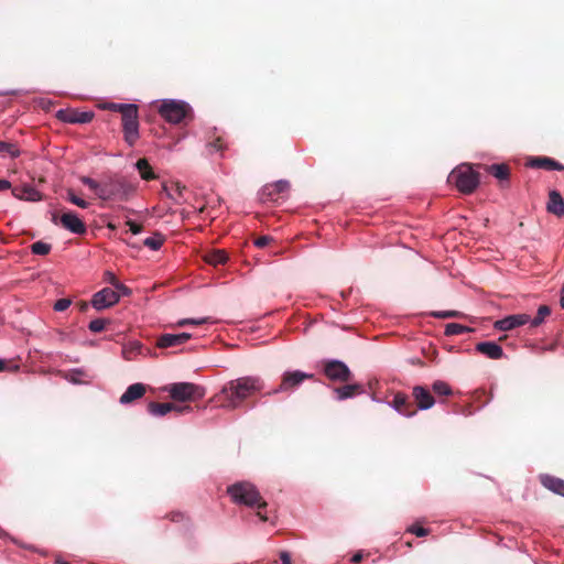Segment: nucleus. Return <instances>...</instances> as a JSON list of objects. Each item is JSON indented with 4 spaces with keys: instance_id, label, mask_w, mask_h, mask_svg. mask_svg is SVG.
I'll list each match as a JSON object with an SVG mask.
<instances>
[{
    "instance_id": "33",
    "label": "nucleus",
    "mask_w": 564,
    "mask_h": 564,
    "mask_svg": "<svg viewBox=\"0 0 564 564\" xmlns=\"http://www.w3.org/2000/svg\"><path fill=\"white\" fill-rule=\"evenodd\" d=\"M432 390L437 395H451L453 393L448 383L437 380L432 384Z\"/></svg>"
},
{
    "instance_id": "28",
    "label": "nucleus",
    "mask_w": 564,
    "mask_h": 564,
    "mask_svg": "<svg viewBox=\"0 0 564 564\" xmlns=\"http://www.w3.org/2000/svg\"><path fill=\"white\" fill-rule=\"evenodd\" d=\"M205 261L212 265L226 263L228 257L224 250H213L205 254Z\"/></svg>"
},
{
    "instance_id": "19",
    "label": "nucleus",
    "mask_w": 564,
    "mask_h": 564,
    "mask_svg": "<svg viewBox=\"0 0 564 564\" xmlns=\"http://www.w3.org/2000/svg\"><path fill=\"white\" fill-rule=\"evenodd\" d=\"M527 166L532 169H543L547 171H564V165L549 156H533L527 162Z\"/></svg>"
},
{
    "instance_id": "13",
    "label": "nucleus",
    "mask_w": 564,
    "mask_h": 564,
    "mask_svg": "<svg viewBox=\"0 0 564 564\" xmlns=\"http://www.w3.org/2000/svg\"><path fill=\"white\" fill-rule=\"evenodd\" d=\"M290 188V183L284 180H280L272 184H267L263 186L261 191V199L263 202L270 200L275 202L278 200L280 194H283L288 192Z\"/></svg>"
},
{
    "instance_id": "59",
    "label": "nucleus",
    "mask_w": 564,
    "mask_h": 564,
    "mask_svg": "<svg viewBox=\"0 0 564 564\" xmlns=\"http://www.w3.org/2000/svg\"><path fill=\"white\" fill-rule=\"evenodd\" d=\"M107 227H108V228H110V229H116V226H115L113 224H111V223H109V224L107 225Z\"/></svg>"
},
{
    "instance_id": "42",
    "label": "nucleus",
    "mask_w": 564,
    "mask_h": 564,
    "mask_svg": "<svg viewBox=\"0 0 564 564\" xmlns=\"http://www.w3.org/2000/svg\"><path fill=\"white\" fill-rule=\"evenodd\" d=\"M208 318H200V319H194V318H185L177 322V326H185V325H202L204 323H207Z\"/></svg>"
},
{
    "instance_id": "2",
    "label": "nucleus",
    "mask_w": 564,
    "mask_h": 564,
    "mask_svg": "<svg viewBox=\"0 0 564 564\" xmlns=\"http://www.w3.org/2000/svg\"><path fill=\"white\" fill-rule=\"evenodd\" d=\"M226 491L236 505L257 509H265L268 506L257 487L249 481H237L228 486Z\"/></svg>"
},
{
    "instance_id": "37",
    "label": "nucleus",
    "mask_w": 564,
    "mask_h": 564,
    "mask_svg": "<svg viewBox=\"0 0 564 564\" xmlns=\"http://www.w3.org/2000/svg\"><path fill=\"white\" fill-rule=\"evenodd\" d=\"M80 181H82L83 184L88 186L99 197V192H100V188H101V182H97L94 178L88 177V176H82Z\"/></svg>"
},
{
    "instance_id": "53",
    "label": "nucleus",
    "mask_w": 564,
    "mask_h": 564,
    "mask_svg": "<svg viewBox=\"0 0 564 564\" xmlns=\"http://www.w3.org/2000/svg\"><path fill=\"white\" fill-rule=\"evenodd\" d=\"M263 509H258L257 511V516L259 517V519L262 521V522H265L268 521V517L265 513L262 512Z\"/></svg>"
},
{
    "instance_id": "46",
    "label": "nucleus",
    "mask_w": 564,
    "mask_h": 564,
    "mask_svg": "<svg viewBox=\"0 0 564 564\" xmlns=\"http://www.w3.org/2000/svg\"><path fill=\"white\" fill-rule=\"evenodd\" d=\"M127 225L129 226L130 231H131L133 235H138V234H140V232L142 231V229H143L142 225L137 224V223H134V221H132V220H128V221H127Z\"/></svg>"
},
{
    "instance_id": "7",
    "label": "nucleus",
    "mask_w": 564,
    "mask_h": 564,
    "mask_svg": "<svg viewBox=\"0 0 564 564\" xmlns=\"http://www.w3.org/2000/svg\"><path fill=\"white\" fill-rule=\"evenodd\" d=\"M123 140L129 147H133L140 138L139 133V109L133 105L126 113L121 116Z\"/></svg>"
},
{
    "instance_id": "12",
    "label": "nucleus",
    "mask_w": 564,
    "mask_h": 564,
    "mask_svg": "<svg viewBox=\"0 0 564 564\" xmlns=\"http://www.w3.org/2000/svg\"><path fill=\"white\" fill-rule=\"evenodd\" d=\"M93 111H78L75 109H61L57 111V119L66 123H88L94 119Z\"/></svg>"
},
{
    "instance_id": "55",
    "label": "nucleus",
    "mask_w": 564,
    "mask_h": 564,
    "mask_svg": "<svg viewBox=\"0 0 564 564\" xmlns=\"http://www.w3.org/2000/svg\"><path fill=\"white\" fill-rule=\"evenodd\" d=\"M88 308V304L86 302L79 303V310L82 312H85Z\"/></svg>"
},
{
    "instance_id": "36",
    "label": "nucleus",
    "mask_w": 564,
    "mask_h": 564,
    "mask_svg": "<svg viewBox=\"0 0 564 564\" xmlns=\"http://www.w3.org/2000/svg\"><path fill=\"white\" fill-rule=\"evenodd\" d=\"M207 148L210 151L223 152L227 149V143L223 137H216L214 140L207 143Z\"/></svg>"
},
{
    "instance_id": "10",
    "label": "nucleus",
    "mask_w": 564,
    "mask_h": 564,
    "mask_svg": "<svg viewBox=\"0 0 564 564\" xmlns=\"http://www.w3.org/2000/svg\"><path fill=\"white\" fill-rule=\"evenodd\" d=\"M52 221L76 235H84L87 231L85 223L74 212H65L59 218L54 214Z\"/></svg>"
},
{
    "instance_id": "49",
    "label": "nucleus",
    "mask_w": 564,
    "mask_h": 564,
    "mask_svg": "<svg viewBox=\"0 0 564 564\" xmlns=\"http://www.w3.org/2000/svg\"><path fill=\"white\" fill-rule=\"evenodd\" d=\"M280 560H281L282 564H292L291 555L286 551L280 552Z\"/></svg>"
},
{
    "instance_id": "1",
    "label": "nucleus",
    "mask_w": 564,
    "mask_h": 564,
    "mask_svg": "<svg viewBox=\"0 0 564 564\" xmlns=\"http://www.w3.org/2000/svg\"><path fill=\"white\" fill-rule=\"evenodd\" d=\"M264 382L259 377L246 376L227 382L220 390L219 395L224 397L226 409H237L246 399L260 392Z\"/></svg>"
},
{
    "instance_id": "27",
    "label": "nucleus",
    "mask_w": 564,
    "mask_h": 564,
    "mask_svg": "<svg viewBox=\"0 0 564 564\" xmlns=\"http://www.w3.org/2000/svg\"><path fill=\"white\" fill-rule=\"evenodd\" d=\"M135 166L143 180L151 181L156 178V175L153 173L152 167L150 166L147 159H139L135 163Z\"/></svg>"
},
{
    "instance_id": "38",
    "label": "nucleus",
    "mask_w": 564,
    "mask_h": 564,
    "mask_svg": "<svg viewBox=\"0 0 564 564\" xmlns=\"http://www.w3.org/2000/svg\"><path fill=\"white\" fill-rule=\"evenodd\" d=\"M109 323L108 319L105 318H96L91 321L88 325V328L93 333H100L105 329L106 325Z\"/></svg>"
},
{
    "instance_id": "58",
    "label": "nucleus",
    "mask_w": 564,
    "mask_h": 564,
    "mask_svg": "<svg viewBox=\"0 0 564 564\" xmlns=\"http://www.w3.org/2000/svg\"><path fill=\"white\" fill-rule=\"evenodd\" d=\"M56 564H69L68 562L64 561V560H61V558H57L55 561Z\"/></svg>"
},
{
    "instance_id": "11",
    "label": "nucleus",
    "mask_w": 564,
    "mask_h": 564,
    "mask_svg": "<svg viewBox=\"0 0 564 564\" xmlns=\"http://www.w3.org/2000/svg\"><path fill=\"white\" fill-rule=\"evenodd\" d=\"M119 300L120 294L117 291L110 288H104L102 290L94 294L91 305L96 310L100 311L117 304Z\"/></svg>"
},
{
    "instance_id": "5",
    "label": "nucleus",
    "mask_w": 564,
    "mask_h": 564,
    "mask_svg": "<svg viewBox=\"0 0 564 564\" xmlns=\"http://www.w3.org/2000/svg\"><path fill=\"white\" fill-rule=\"evenodd\" d=\"M134 187L128 183L123 177H108L101 181V188L99 198L104 200L120 199L127 200Z\"/></svg>"
},
{
    "instance_id": "31",
    "label": "nucleus",
    "mask_w": 564,
    "mask_h": 564,
    "mask_svg": "<svg viewBox=\"0 0 564 564\" xmlns=\"http://www.w3.org/2000/svg\"><path fill=\"white\" fill-rule=\"evenodd\" d=\"M469 332H471V329L469 327L458 324V323H449L445 327L446 336L462 335V334L469 333Z\"/></svg>"
},
{
    "instance_id": "9",
    "label": "nucleus",
    "mask_w": 564,
    "mask_h": 564,
    "mask_svg": "<svg viewBox=\"0 0 564 564\" xmlns=\"http://www.w3.org/2000/svg\"><path fill=\"white\" fill-rule=\"evenodd\" d=\"M313 373H306L301 370L285 371L282 375L281 383L276 389L268 394H276L282 392H291L296 389L304 380L313 379Z\"/></svg>"
},
{
    "instance_id": "30",
    "label": "nucleus",
    "mask_w": 564,
    "mask_h": 564,
    "mask_svg": "<svg viewBox=\"0 0 564 564\" xmlns=\"http://www.w3.org/2000/svg\"><path fill=\"white\" fill-rule=\"evenodd\" d=\"M164 241L165 238L162 234L154 232L153 236L144 239L143 245L150 248L151 250H159Z\"/></svg>"
},
{
    "instance_id": "35",
    "label": "nucleus",
    "mask_w": 564,
    "mask_h": 564,
    "mask_svg": "<svg viewBox=\"0 0 564 564\" xmlns=\"http://www.w3.org/2000/svg\"><path fill=\"white\" fill-rule=\"evenodd\" d=\"M134 104H116V102H108L104 106V109L119 112L121 116L126 113Z\"/></svg>"
},
{
    "instance_id": "14",
    "label": "nucleus",
    "mask_w": 564,
    "mask_h": 564,
    "mask_svg": "<svg viewBox=\"0 0 564 564\" xmlns=\"http://www.w3.org/2000/svg\"><path fill=\"white\" fill-rule=\"evenodd\" d=\"M530 321L531 318L528 314L509 315L502 319L497 321L495 323V328L499 330H511L516 327L525 325Z\"/></svg>"
},
{
    "instance_id": "15",
    "label": "nucleus",
    "mask_w": 564,
    "mask_h": 564,
    "mask_svg": "<svg viewBox=\"0 0 564 564\" xmlns=\"http://www.w3.org/2000/svg\"><path fill=\"white\" fill-rule=\"evenodd\" d=\"M191 337L189 333L163 334L158 338L156 346L159 348L177 347L187 343Z\"/></svg>"
},
{
    "instance_id": "50",
    "label": "nucleus",
    "mask_w": 564,
    "mask_h": 564,
    "mask_svg": "<svg viewBox=\"0 0 564 564\" xmlns=\"http://www.w3.org/2000/svg\"><path fill=\"white\" fill-rule=\"evenodd\" d=\"M169 518L172 520V521H182L184 519V514L182 512H172L169 514Z\"/></svg>"
},
{
    "instance_id": "51",
    "label": "nucleus",
    "mask_w": 564,
    "mask_h": 564,
    "mask_svg": "<svg viewBox=\"0 0 564 564\" xmlns=\"http://www.w3.org/2000/svg\"><path fill=\"white\" fill-rule=\"evenodd\" d=\"M11 188V183L7 180L0 178V192Z\"/></svg>"
},
{
    "instance_id": "24",
    "label": "nucleus",
    "mask_w": 564,
    "mask_h": 564,
    "mask_svg": "<svg viewBox=\"0 0 564 564\" xmlns=\"http://www.w3.org/2000/svg\"><path fill=\"white\" fill-rule=\"evenodd\" d=\"M346 383L334 389L338 400L349 399L364 392V387L360 383Z\"/></svg>"
},
{
    "instance_id": "6",
    "label": "nucleus",
    "mask_w": 564,
    "mask_h": 564,
    "mask_svg": "<svg viewBox=\"0 0 564 564\" xmlns=\"http://www.w3.org/2000/svg\"><path fill=\"white\" fill-rule=\"evenodd\" d=\"M174 401L186 402L200 400L205 395V388L192 382H176L164 387Z\"/></svg>"
},
{
    "instance_id": "23",
    "label": "nucleus",
    "mask_w": 564,
    "mask_h": 564,
    "mask_svg": "<svg viewBox=\"0 0 564 564\" xmlns=\"http://www.w3.org/2000/svg\"><path fill=\"white\" fill-rule=\"evenodd\" d=\"M476 350L490 359H500L503 356V350L495 341H481L476 345Z\"/></svg>"
},
{
    "instance_id": "44",
    "label": "nucleus",
    "mask_w": 564,
    "mask_h": 564,
    "mask_svg": "<svg viewBox=\"0 0 564 564\" xmlns=\"http://www.w3.org/2000/svg\"><path fill=\"white\" fill-rule=\"evenodd\" d=\"M272 240H273V238H272L271 236H261V237L256 238V240H254V245H256L258 248H264V247H265V246H268Z\"/></svg>"
},
{
    "instance_id": "32",
    "label": "nucleus",
    "mask_w": 564,
    "mask_h": 564,
    "mask_svg": "<svg viewBox=\"0 0 564 564\" xmlns=\"http://www.w3.org/2000/svg\"><path fill=\"white\" fill-rule=\"evenodd\" d=\"M551 314V308L547 305H541L538 310L536 316L530 321L532 327H538L541 325L545 317Z\"/></svg>"
},
{
    "instance_id": "4",
    "label": "nucleus",
    "mask_w": 564,
    "mask_h": 564,
    "mask_svg": "<svg viewBox=\"0 0 564 564\" xmlns=\"http://www.w3.org/2000/svg\"><path fill=\"white\" fill-rule=\"evenodd\" d=\"M449 184L463 194H471L479 185V173L474 171L469 164H462L455 167L447 178Z\"/></svg>"
},
{
    "instance_id": "16",
    "label": "nucleus",
    "mask_w": 564,
    "mask_h": 564,
    "mask_svg": "<svg viewBox=\"0 0 564 564\" xmlns=\"http://www.w3.org/2000/svg\"><path fill=\"white\" fill-rule=\"evenodd\" d=\"M391 405L395 411L405 416H413L416 413V409L409 400V397L402 392L394 394Z\"/></svg>"
},
{
    "instance_id": "26",
    "label": "nucleus",
    "mask_w": 564,
    "mask_h": 564,
    "mask_svg": "<svg viewBox=\"0 0 564 564\" xmlns=\"http://www.w3.org/2000/svg\"><path fill=\"white\" fill-rule=\"evenodd\" d=\"M487 171L499 181H507L510 176V167L507 164H491Z\"/></svg>"
},
{
    "instance_id": "22",
    "label": "nucleus",
    "mask_w": 564,
    "mask_h": 564,
    "mask_svg": "<svg viewBox=\"0 0 564 564\" xmlns=\"http://www.w3.org/2000/svg\"><path fill=\"white\" fill-rule=\"evenodd\" d=\"M147 391V387L143 383H133L127 388L124 393L120 397L121 404H129L138 399H141Z\"/></svg>"
},
{
    "instance_id": "21",
    "label": "nucleus",
    "mask_w": 564,
    "mask_h": 564,
    "mask_svg": "<svg viewBox=\"0 0 564 564\" xmlns=\"http://www.w3.org/2000/svg\"><path fill=\"white\" fill-rule=\"evenodd\" d=\"M12 195L18 199L28 202H40L43 198V195L31 185L14 186Z\"/></svg>"
},
{
    "instance_id": "45",
    "label": "nucleus",
    "mask_w": 564,
    "mask_h": 564,
    "mask_svg": "<svg viewBox=\"0 0 564 564\" xmlns=\"http://www.w3.org/2000/svg\"><path fill=\"white\" fill-rule=\"evenodd\" d=\"M409 531L413 534H415L416 536H425L429 534V530L423 528V527H419V525H412Z\"/></svg>"
},
{
    "instance_id": "47",
    "label": "nucleus",
    "mask_w": 564,
    "mask_h": 564,
    "mask_svg": "<svg viewBox=\"0 0 564 564\" xmlns=\"http://www.w3.org/2000/svg\"><path fill=\"white\" fill-rule=\"evenodd\" d=\"M105 281H107L109 284H111L113 288L120 282L117 276L110 272H105Z\"/></svg>"
},
{
    "instance_id": "52",
    "label": "nucleus",
    "mask_w": 564,
    "mask_h": 564,
    "mask_svg": "<svg viewBox=\"0 0 564 564\" xmlns=\"http://www.w3.org/2000/svg\"><path fill=\"white\" fill-rule=\"evenodd\" d=\"M83 371L80 370H75L70 377V381L74 382V383H80L82 381L76 377L77 375H82Z\"/></svg>"
},
{
    "instance_id": "20",
    "label": "nucleus",
    "mask_w": 564,
    "mask_h": 564,
    "mask_svg": "<svg viewBox=\"0 0 564 564\" xmlns=\"http://www.w3.org/2000/svg\"><path fill=\"white\" fill-rule=\"evenodd\" d=\"M546 210L558 218L564 216V199L558 191L552 189L549 192Z\"/></svg>"
},
{
    "instance_id": "48",
    "label": "nucleus",
    "mask_w": 564,
    "mask_h": 564,
    "mask_svg": "<svg viewBox=\"0 0 564 564\" xmlns=\"http://www.w3.org/2000/svg\"><path fill=\"white\" fill-rule=\"evenodd\" d=\"M115 291H117L118 293L120 292L123 296H129L131 294V290L122 284L121 282H119L116 286H115Z\"/></svg>"
},
{
    "instance_id": "25",
    "label": "nucleus",
    "mask_w": 564,
    "mask_h": 564,
    "mask_svg": "<svg viewBox=\"0 0 564 564\" xmlns=\"http://www.w3.org/2000/svg\"><path fill=\"white\" fill-rule=\"evenodd\" d=\"M541 484L550 491L564 497V480L551 475H541Z\"/></svg>"
},
{
    "instance_id": "18",
    "label": "nucleus",
    "mask_w": 564,
    "mask_h": 564,
    "mask_svg": "<svg viewBox=\"0 0 564 564\" xmlns=\"http://www.w3.org/2000/svg\"><path fill=\"white\" fill-rule=\"evenodd\" d=\"M412 395L416 402L417 409H420V410L431 409L435 403L434 397L425 387H422V386L413 387Z\"/></svg>"
},
{
    "instance_id": "40",
    "label": "nucleus",
    "mask_w": 564,
    "mask_h": 564,
    "mask_svg": "<svg viewBox=\"0 0 564 564\" xmlns=\"http://www.w3.org/2000/svg\"><path fill=\"white\" fill-rule=\"evenodd\" d=\"M72 304V301L69 299H59L54 304V310L56 312H64L66 311Z\"/></svg>"
},
{
    "instance_id": "29",
    "label": "nucleus",
    "mask_w": 564,
    "mask_h": 564,
    "mask_svg": "<svg viewBox=\"0 0 564 564\" xmlns=\"http://www.w3.org/2000/svg\"><path fill=\"white\" fill-rule=\"evenodd\" d=\"M0 155L15 159L20 155L18 144L14 142L0 141Z\"/></svg>"
},
{
    "instance_id": "3",
    "label": "nucleus",
    "mask_w": 564,
    "mask_h": 564,
    "mask_svg": "<svg viewBox=\"0 0 564 564\" xmlns=\"http://www.w3.org/2000/svg\"><path fill=\"white\" fill-rule=\"evenodd\" d=\"M158 112L165 121L172 124H180L193 117L191 106L183 100L176 99H164L159 106Z\"/></svg>"
},
{
    "instance_id": "34",
    "label": "nucleus",
    "mask_w": 564,
    "mask_h": 564,
    "mask_svg": "<svg viewBox=\"0 0 564 564\" xmlns=\"http://www.w3.org/2000/svg\"><path fill=\"white\" fill-rule=\"evenodd\" d=\"M52 246L43 241H36L31 245V251L34 254L46 256L50 253Z\"/></svg>"
},
{
    "instance_id": "17",
    "label": "nucleus",
    "mask_w": 564,
    "mask_h": 564,
    "mask_svg": "<svg viewBox=\"0 0 564 564\" xmlns=\"http://www.w3.org/2000/svg\"><path fill=\"white\" fill-rule=\"evenodd\" d=\"M191 408L188 405L178 406L174 403H158L150 402L148 404V412L154 416H164L171 411H177L178 413H184L189 411Z\"/></svg>"
},
{
    "instance_id": "8",
    "label": "nucleus",
    "mask_w": 564,
    "mask_h": 564,
    "mask_svg": "<svg viewBox=\"0 0 564 564\" xmlns=\"http://www.w3.org/2000/svg\"><path fill=\"white\" fill-rule=\"evenodd\" d=\"M324 375L334 382H349L352 379V372L348 366L340 360H326L323 364Z\"/></svg>"
},
{
    "instance_id": "56",
    "label": "nucleus",
    "mask_w": 564,
    "mask_h": 564,
    "mask_svg": "<svg viewBox=\"0 0 564 564\" xmlns=\"http://www.w3.org/2000/svg\"><path fill=\"white\" fill-rule=\"evenodd\" d=\"M561 306L564 308V286L562 288V291H561Z\"/></svg>"
},
{
    "instance_id": "57",
    "label": "nucleus",
    "mask_w": 564,
    "mask_h": 564,
    "mask_svg": "<svg viewBox=\"0 0 564 564\" xmlns=\"http://www.w3.org/2000/svg\"><path fill=\"white\" fill-rule=\"evenodd\" d=\"M183 189H185V186H180V184L176 185V191L178 194H181Z\"/></svg>"
},
{
    "instance_id": "39",
    "label": "nucleus",
    "mask_w": 564,
    "mask_h": 564,
    "mask_svg": "<svg viewBox=\"0 0 564 564\" xmlns=\"http://www.w3.org/2000/svg\"><path fill=\"white\" fill-rule=\"evenodd\" d=\"M67 199H68L72 204H74V205H76V206H78V207H80V208H87V207H88V205H89V204H88V202H86V200H84V199L79 198L78 196H76V195H75V193H74L73 191H68V192H67Z\"/></svg>"
},
{
    "instance_id": "54",
    "label": "nucleus",
    "mask_w": 564,
    "mask_h": 564,
    "mask_svg": "<svg viewBox=\"0 0 564 564\" xmlns=\"http://www.w3.org/2000/svg\"><path fill=\"white\" fill-rule=\"evenodd\" d=\"M361 560H362V554H361V553H356V554L351 557V561H352L354 563H359Z\"/></svg>"
},
{
    "instance_id": "41",
    "label": "nucleus",
    "mask_w": 564,
    "mask_h": 564,
    "mask_svg": "<svg viewBox=\"0 0 564 564\" xmlns=\"http://www.w3.org/2000/svg\"><path fill=\"white\" fill-rule=\"evenodd\" d=\"M433 316L438 317V318H451V317H459V316H462V313L458 311H443V312L433 313Z\"/></svg>"
},
{
    "instance_id": "43",
    "label": "nucleus",
    "mask_w": 564,
    "mask_h": 564,
    "mask_svg": "<svg viewBox=\"0 0 564 564\" xmlns=\"http://www.w3.org/2000/svg\"><path fill=\"white\" fill-rule=\"evenodd\" d=\"M19 365H12L11 361L0 359V372L1 371H17Z\"/></svg>"
}]
</instances>
